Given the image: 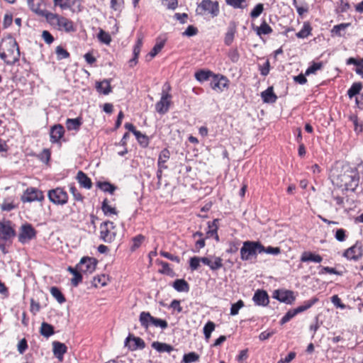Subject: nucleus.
Instances as JSON below:
<instances>
[{"instance_id":"obj_19","label":"nucleus","mask_w":363,"mask_h":363,"mask_svg":"<svg viewBox=\"0 0 363 363\" xmlns=\"http://www.w3.org/2000/svg\"><path fill=\"white\" fill-rule=\"evenodd\" d=\"M64 133V128L62 125H55L50 130V141L52 143L59 142L63 136Z\"/></svg>"},{"instance_id":"obj_5","label":"nucleus","mask_w":363,"mask_h":363,"mask_svg":"<svg viewBox=\"0 0 363 363\" xmlns=\"http://www.w3.org/2000/svg\"><path fill=\"white\" fill-rule=\"evenodd\" d=\"M264 245L259 242L245 241L240 248V258L243 261L256 257L258 253H262Z\"/></svg>"},{"instance_id":"obj_38","label":"nucleus","mask_w":363,"mask_h":363,"mask_svg":"<svg viewBox=\"0 0 363 363\" xmlns=\"http://www.w3.org/2000/svg\"><path fill=\"white\" fill-rule=\"evenodd\" d=\"M228 5L234 9H245L247 7V0H225Z\"/></svg>"},{"instance_id":"obj_24","label":"nucleus","mask_w":363,"mask_h":363,"mask_svg":"<svg viewBox=\"0 0 363 363\" xmlns=\"http://www.w3.org/2000/svg\"><path fill=\"white\" fill-rule=\"evenodd\" d=\"M261 97L264 103H274L277 96L273 91V87L269 86L265 91L261 93Z\"/></svg>"},{"instance_id":"obj_39","label":"nucleus","mask_w":363,"mask_h":363,"mask_svg":"<svg viewBox=\"0 0 363 363\" xmlns=\"http://www.w3.org/2000/svg\"><path fill=\"white\" fill-rule=\"evenodd\" d=\"M50 294L57 301L58 303H63L64 302H65L66 299L64 295L57 287H51Z\"/></svg>"},{"instance_id":"obj_14","label":"nucleus","mask_w":363,"mask_h":363,"mask_svg":"<svg viewBox=\"0 0 363 363\" xmlns=\"http://www.w3.org/2000/svg\"><path fill=\"white\" fill-rule=\"evenodd\" d=\"M363 245L361 242H357L353 246L348 248L344 256L349 259L357 260L362 256Z\"/></svg>"},{"instance_id":"obj_26","label":"nucleus","mask_w":363,"mask_h":363,"mask_svg":"<svg viewBox=\"0 0 363 363\" xmlns=\"http://www.w3.org/2000/svg\"><path fill=\"white\" fill-rule=\"evenodd\" d=\"M152 347L156 350L159 352H167L169 353L174 350V347L164 342H153L152 343Z\"/></svg>"},{"instance_id":"obj_64","label":"nucleus","mask_w":363,"mask_h":363,"mask_svg":"<svg viewBox=\"0 0 363 363\" xmlns=\"http://www.w3.org/2000/svg\"><path fill=\"white\" fill-rule=\"evenodd\" d=\"M28 348L27 341L25 338L19 341L18 344V351L20 354H23Z\"/></svg>"},{"instance_id":"obj_9","label":"nucleus","mask_w":363,"mask_h":363,"mask_svg":"<svg viewBox=\"0 0 363 363\" xmlns=\"http://www.w3.org/2000/svg\"><path fill=\"white\" fill-rule=\"evenodd\" d=\"M97 264V260L94 257H84L77 264V269L84 274L93 273Z\"/></svg>"},{"instance_id":"obj_25","label":"nucleus","mask_w":363,"mask_h":363,"mask_svg":"<svg viewBox=\"0 0 363 363\" xmlns=\"http://www.w3.org/2000/svg\"><path fill=\"white\" fill-rule=\"evenodd\" d=\"M82 124L81 118H67L65 123L68 130H78Z\"/></svg>"},{"instance_id":"obj_35","label":"nucleus","mask_w":363,"mask_h":363,"mask_svg":"<svg viewBox=\"0 0 363 363\" xmlns=\"http://www.w3.org/2000/svg\"><path fill=\"white\" fill-rule=\"evenodd\" d=\"M173 287L179 292H186L189 289L188 283L184 279L175 280L173 283Z\"/></svg>"},{"instance_id":"obj_13","label":"nucleus","mask_w":363,"mask_h":363,"mask_svg":"<svg viewBox=\"0 0 363 363\" xmlns=\"http://www.w3.org/2000/svg\"><path fill=\"white\" fill-rule=\"evenodd\" d=\"M44 196L43 192L38 189L30 187L28 188L21 196V201L25 202H32L35 201H41Z\"/></svg>"},{"instance_id":"obj_37","label":"nucleus","mask_w":363,"mask_h":363,"mask_svg":"<svg viewBox=\"0 0 363 363\" xmlns=\"http://www.w3.org/2000/svg\"><path fill=\"white\" fill-rule=\"evenodd\" d=\"M40 333L43 336L49 337L54 334V328L50 324L43 322L41 324Z\"/></svg>"},{"instance_id":"obj_58","label":"nucleus","mask_w":363,"mask_h":363,"mask_svg":"<svg viewBox=\"0 0 363 363\" xmlns=\"http://www.w3.org/2000/svg\"><path fill=\"white\" fill-rule=\"evenodd\" d=\"M160 255L171 260V261H173V262H176L177 263H179L180 262V259L179 257L177 256H175L168 252H165V251H160Z\"/></svg>"},{"instance_id":"obj_54","label":"nucleus","mask_w":363,"mask_h":363,"mask_svg":"<svg viewBox=\"0 0 363 363\" xmlns=\"http://www.w3.org/2000/svg\"><path fill=\"white\" fill-rule=\"evenodd\" d=\"M98 38L101 42L104 43L107 45L109 44L111 40L110 35L108 33L104 31L103 30H101L99 31L98 34Z\"/></svg>"},{"instance_id":"obj_50","label":"nucleus","mask_w":363,"mask_h":363,"mask_svg":"<svg viewBox=\"0 0 363 363\" xmlns=\"http://www.w3.org/2000/svg\"><path fill=\"white\" fill-rule=\"evenodd\" d=\"M323 62H313L312 65L306 69V75H309L311 74H315L316 71L320 69L323 67Z\"/></svg>"},{"instance_id":"obj_62","label":"nucleus","mask_w":363,"mask_h":363,"mask_svg":"<svg viewBox=\"0 0 363 363\" xmlns=\"http://www.w3.org/2000/svg\"><path fill=\"white\" fill-rule=\"evenodd\" d=\"M275 333L276 331L274 330L264 331L259 334V339L261 341L266 340L275 334Z\"/></svg>"},{"instance_id":"obj_11","label":"nucleus","mask_w":363,"mask_h":363,"mask_svg":"<svg viewBox=\"0 0 363 363\" xmlns=\"http://www.w3.org/2000/svg\"><path fill=\"white\" fill-rule=\"evenodd\" d=\"M172 96L163 89L160 100L155 104V110L160 114L166 113L169 108Z\"/></svg>"},{"instance_id":"obj_47","label":"nucleus","mask_w":363,"mask_h":363,"mask_svg":"<svg viewBox=\"0 0 363 363\" xmlns=\"http://www.w3.org/2000/svg\"><path fill=\"white\" fill-rule=\"evenodd\" d=\"M235 33V28L234 26L228 28V32L226 33L225 36V43L227 45H230L233 43Z\"/></svg>"},{"instance_id":"obj_56","label":"nucleus","mask_w":363,"mask_h":363,"mask_svg":"<svg viewBox=\"0 0 363 363\" xmlns=\"http://www.w3.org/2000/svg\"><path fill=\"white\" fill-rule=\"evenodd\" d=\"M262 252H265L267 254H271V255H277L280 254L281 249L278 247L269 246L267 247H265L264 246V250H263Z\"/></svg>"},{"instance_id":"obj_40","label":"nucleus","mask_w":363,"mask_h":363,"mask_svg":"<svg viewBox=\"0 0 363 363\" xmlns=\"http://www.w3.org/2000/svg\"><path fill=\"white\" fill-rule=\"evenodd\" d=\"M362 89L361 82L354 83L347 91L348 96L352 99L355 95L358 94Z\"/></svg>"},{"instance_id":"obj_6","label":"nucleus","mask_w":363,"mask_h":363,"mask_svg":"<svg viewBox=\"0 0 363 363\" xmlns=\"http://www.w3.org/2000/svg\"><path fill=\"white\" fill-rule=\"evenodd\" d=\"M318 301V299L317 298L314 297V298H311L310 300H308V301H305L303 305H301V306H298V307H297L296 308L289 310L282 317V318L281 319L280 323L281 325H284L286 323L289 322L291 318H293L298 313H302V312L308 310V308H310Z\"/></svg>"},{"instance_id":"obj_18","label":"nucleus","mask_w":363,"mask_h":363,"mask_svg":"<svg viewBox=\"0 0 363 363\" xmlns=\"http://www.w3.org/2000/svg\"><path fill=\"white\" fill-rule=\"evenodd\" d=\"M218 219L213 220L211 223H208V231L206 232V239L213 238L216 242L219 241V237L217 233L218 228Z\"/></svg>"},{"instance_id":"obj_57","label":"nucleus","mask_w":363,"mask_h":363,"mask_svg":"<svg viewBox=\"0 0 363 363\" xmlns=\"http://www.w3.org/2000/svg\"><path fill=\"white\" fill-rule=\"evenodd\" d=\"M228 56L233 63L237 62L240 59V55L237 49L230 50L228 52Z\"/></svg>"},{"instance_id":"obj_28","label":"nucleus","mask_w":363,"mask_h":363,"mask_svg":"<svg viewBox=\"0 0 363 363\" xmlns=\"http://www.w3.org/2000/svg\"><path fill=\"white\" fill-rule=\"evenodd\" d=\"M222 261L220 257H206V265H208L212 270H217L223 267Z\"/></svg>"},{"instance_id":"obj_45","label":"nucleus","mask_w":363,"mask_h":363,"mask_svg":"<svg viewBox=\"0 0 363 363\" xmlns=\"http://www.w3.org/2000/svg\"><path fill=\"white\" fill-rule=\"evenodd\" d=\"M272 32V28L265 22H262L259 27L257 28L258 35H267Z\"/></svg>"},{"instance_id":"obj_3","label":"nucleus","mask_w":363,"mask_h":363,"mask_svg":"<svg viewBox=\"0 0 363 363\" xmlns=\"http://www.w3.org/2000/svg\"><path fill=\"white\" fill-rule=\"evenodd\" d=\"M46 19L51 26L57 28L59 30H64L67 33L75 30L73 22L64 16L49 13L46 15Z\"/></svg>"},{"instance_id":"obj_2","label":"nucleus","mask_w":363,"mask_h":363,"mask_svg":"<svg viewBox=\"0 0 363 363\" xmlns=\"http://www.w3.org/2000/svg\"><path fill=\"white\" fill-rule=\"evenodd\" d=\"M340 186L345 190L354 191L359 185V174L356 168L347 167L338 177Z\"/></svg>"},{"instance_id":"obj_44","label":"nucleus","mask_w":363,"mask_h":363,"mask_svg":"<svg viewBox=\"0 0 363 363\" xmlns=\"http://www.w3.org/2000/svg\"><path fill=\"white\" fill-rule=\"evenodd\" d=\"M199 355L194 352H191L188 354H185L183 357V363H192L196 362L199 360Z\"/></svg>"},{"instance_id":"obj_61","label":"nucleus","mask_w":363,"mask_h":363,"mask_svg":"<svg viewBox=\"0 0 363 363\" xmlns=\"http://www.w3.org/2000/svg\"><path fill=\"white\" fill-rule=\"evenodd\" d=\"M214 329L215 324L213 322L208 321L207 323H206V340H208L210 338L211 334L214 330Z\"/></svg>"},{"instance_id":"obj_32","label":"nucleus","mask_w":363,"mask_h":363,"mask_svg":"<svg viewBox=\"0 0 363 363\" xmlns=\"http://www.w3.org/2000/svg\"><path fill=\"white\" fill-rule=\"evenodd\" d=\"M16 208L17 206L14 203V199L11 197L5 199L1 205L3 211H11Z\"/></svg>"},{"instance_id":"obj_49","label":"nucleus","mask_w":363,"mask_h":363,"mask_svg":"<svg viewBox=\"0 0 363 363\" xmlns=\"http://www.w3.org/2000/svg\"><path fill=\"white\" fill-rule=\"evenodd\" d=\"M145 240V237L142 235H138L132 239L133 245L130 247L132 251H135L138 249Z\"/></svg>"},{"instance_id":"obj_52","label":"nucleus","mask_w":363,"mask_h":363,"mask_svg":"<svg viewBox=\"0 0 363 363\" xmlns=\"http://www.w3.org/2000/svg\"><path fill=\"white\" fill-rule=\"evenodd\" d=\"M244 306V302L242 300H239L235 303L232 304L230 308V315H235L238 314L239 310Z\"/></svg>"},{"instance_id":"obj_29","label":"nucleus","mask_w":363,"mask_h":363,"mask_svg":"<svg viewBox=\"0 0 363 363\" xmlns=\"http://www.w3.org/2000/svg\"><path fill=\"white\" fill-rule=\"evenodd\" d=\"M206 11L211 14L212 17L217 16L219 13V6L217 1L206 0Z\"/></svg>"},{"instance_id":"obj_34","label":"nucleus","mask_w":363,"mask_h":363,"mask_svg":"<svg viewBox=\"0 0 363 363\" xmlns=\"http://www.w3.org/2000/svg\"><path fill=\"white\" fill-rule=\"evenodd\" d=\"M143 45V39L141 38H139L136 42V44L135 45L133 48V58L130 60V65L132 66L133 64L135 65L137 63V59L138 57V55L140 52L141 48Z\"/></svg>"},{"instance_id":"obj_21","label":"nucleus","mask_w":363,"mask_h":363,"mask_svg":"<svg viewBox=\"0 0 363 363\" xmlns=\"http://www.w3.org/2000/svg\"><path fill=\"white\" fill-rule=\"evenodd\" d=\"M95 87L99 93L104 95H108L112 91L111 79H104L101 82H97Z\"/></svg>"},{"instance_id":"obj_22","label":"nucleus","mask_w":363,"mask_h":363,"mask_svg":"<svg viewBox=\"0 0 363 363\" xmlns=\"http://www.w3.org/2000/svg\"><path fill=\"white\" fill-rule=\"evenodd\" d=\"M302 262H313L315 263H320L323 260V257L319 255L314 254L311 252H303L300 259Z\"/></svg>"},{"instance_id":"obj_36","label":"nucleus","mask_w":363,"mask_h":363,"mask_svg":"<svg viewBox=\"0 0 363 363\" xmlns=\"http://www.w3.org/2000/svg\"><path fill=\"white\" fill-rule=\"evenodd\" d=\"M350 26V23H343L338 25L335 26L331 32L332 33L339 36L342 37L345 35V30Z\"/></svg>"},{"instance_id":"obj_55","label":"nucleus","mask_w":363,"mask_h":363,"mask_svg":"<svg viewBox=\"0 0 363 363\" xmlns=\"http://www.w3.org/2000/svg\"><path fill=\"white\" fill-rule=\"evenodd\" d=\"M56 54L60 60L67 58L69 56V52L61 46L56 48Z\"/></svg>"},{"instance_id":"obj_60","label":"nucleus","mask_w":363,"mask_h":363,"mask_svg":"<svg viewBox=\"0 0 363 363\" xmlns=\"http://www.w3.org/2000/svg\"><path fill=\"white\" fill-rule=\"evenodd\" d=\"M162 4L169 9H175L178 6L177 0H162Z\"/></svg>"},{"instance_id":"obj_20","label":"nucleus","mask_w":363,"mask_h":363,"mask_svg":"<svg viewBox=\"0 0 363 363\" xmlns=\"http://www.w3.org/2000/svg\"><path fill=\"white\" fill-rule=\"evenodd\" d=\"M53 346V353L55 356L60 360L62 361L63 359V355L67 352V346L62 342L54 341L52 342Z\"/></svg>"},{"instance_id":"obj_30","label":"nucleus","mask_w":363,"mask_h":363,"mask_svg":"<svg viewBox=\"0 0 363 363\" xmlns=\"http://www.w3.org/2000/svg\"><path fill=\"white\" fill-rule=\"evenodd\" d=\"M152 318L149 312L143 311L140 314L139 320L141 325L147 329L150 325H152Z\"/></svg>"},{"instance_id":"obj_31","label":"nucleus","mask_w":363,"mask_h":363,"mask_svg":"<svg viewBox=\"0 0 363 363\" xmlns=\"http://www.w3.org/2000/svg\"><path fill=\"white\" fill-rule=\"evenodd\" d=\"M101 209L106 216H110L112 215H117L118 211L116 208L113 206H111L108 203V201L107 199H105L102 202Z\"/></svg>"},{"instance_id":"obj_43","label":"nucleus","mask_w":363,"mask_h":363,"mask_svg":"<svg viewBox=\"0 0 363 363\" xmlns=\"http://www.w3.org/2000/svg\"><path fill=\"white\" fill-rule=\"evenodd\" d=\"M204 263V257H193L189 259V267L191 270L194 271L199 269L200 263Z\"/></svg>"},{"instance_id":"obj_17","label":"nucleus","mask_w":363,"mask_h":363,"mask_svg":"<svg viewBox=\"0 0 363 363\" xmlns=\"http://www.w3.org/2000/svg\"><path fill=\"white\" fill-rule=\"evenodd\" d=\"M256 305L266 306L269 303V296L264 290H257L252 298Z\"/></svg>"},{"instance_id":"obj_63","label":"nucleus","mask_w":363,"mask_h":363,"mask_svg":"<svg viewBox=\"0 0 363 363\" xmlns=\"http://www.w3.org/2000/svg\"><path fill=\"white\" fill-rule=\"evenodd\" d=\"M69 191L73 195L75 200L80 201L83 200V196L81 195V194L78 191V190L74 186L71 185L69 187Z\"/></svg>"},{"instance_id":"obj_46","label":"nucleus","mask_w":363,"mask_h":363,"mask_svg":"<svg viewBox=\"0 0 363 363\" xmlns=\"http://www.w3.org/2000/svg\"><path fill=\"white\" fill-rule=\"evenodd\" d=\"M108 279L107 277L104 274L99 275L97 277H94L93 279V285L95 287H98L99 286H104L106 284Z\"/></svg>"},{"instance_id":"obj_42","label":"nucleus","mask_w":363,"mask_h":363,"mask_svg":"<svg viewBox=\"0 0 363 363\" xmlns=\"http://www.w3.org/2000/svg\"><path fill=\"white\" fill-rule=\"evenodd\" d=\"M164 45V41H160L159 43H157L155 46L152 48L151 51L149 52V54L147 55V58L149 57L150 59H147L148 60H151L154 57H155L163 48Z\"/></svg>"},{"instance_id":"obj_53","label":"nucleus","mask_w":363,"mask_h":363,"mask_svg":"<svg viewBox=\"0 0 363 363\" xmlns=\"http://www.w3.org/2000/svg\"><path fill=\"white\" fill-rule=\"evenodd\" d=\"M152 325L155 327L160 328L163 330L166 329L168 326L167 322L165 320L157 318L155 317L152 318Z\"/></svg>"},{"instance_id":"obj_8","label":"nucleus","mask_w":363,"mask_h":363,"mask_svg":"<svg viewBox=\"0 0 363 363\" xmlns=\"http://www.w3.org/2000/svg\"><path fill=\"white\" fill-rule=\"evenodd\" d=\"M49 200L57 205H64L67 203V193L60 187L51 189L48 193Z\"/></svg>"},{"instance_id":"obj_4","label":"nucleus","mask_w":363,"mask_h":363,"mask_svg":"<svg viewBox=\"0 0 363 363\" xmlns=\"http://www.w3.org/2000/svg\"><path fill=\"white\" fill-rule=\"evenodd\" d=\"M206 81H209L210 87L216 92L220 93L229 86V80L222 74H215L210 70H206Z\"/></svg>"},{"instance_id":"obj_7","label":"nucleus","mask_w":363,"mask_h":363,"mask_svg":"<svg viewBox=\"0 0 363 363\" xmlns=\"http://www.w3.org/2000/svg\"><path fill=\"white\" fill-rule=\"evenodd\" d=\"M116 235L114 223L107 220L100 225V238L105 242H112Z\"/></svg>"},{"instance_id":"obj_23","label":"nucleus","mask_w":363,"mask_h":363,"mask_svg":"<svg viewBox=\"0 0 363 363\" xmlns=\"http://www.w3.org/2000/svg\"><path fill=\"white\" fill-rule=\"evenodd\" d=\"M77 179L82 187L86 189H90L91 188L92 182L90 178H89L82 171L78 172L77 174Z\"/></svg>"},{"instance_id":"obj_51","label":"nucleus","mask_w":363,"mask_h":363,"mask_svg":"<svg viewBox=\"0 0 363 363\" xmlns=\"http://www.w3.org/2000/svg\"><path fill=\"white\" fill-rule=\"evenodd\" d=\"M264 11V5L262 4H257L250 12V17L252 18H257L259 17Z\"/></svg>"},{"instance_id":"obj_15","label":"nucleus","mask_w":363,"mask_h":363,"mask_svg":"<svg viewBox=\"0 0 363 363\" xmlns=\"http://www.w3.org/2000/svg\"><path fill=\"white\" fill-rule=\"evenodd\" d=\"M273 298L287 304H291L295 300L294 292L289 290H276L274 291Z\"/></svg>"},{"instance_id":"obj_27","label":"nucleus","mask_w":363,"mask_h":363,"mask_svg":"<svg viewBox=\"0 0 363 363\" xmlns=\"http://www.w3.org/2000/svg\"><path fill=\"white\" fill-rule=\"evenodd\" d=\"M170 157L169 151L167 149L162 150L158 157L157 165L160 169H167L164 164L168 161Z\"/></svg>"},{"instance_id":"obj_10","label":"nucleus","mask_w":363,"mask_h":363,"mask_svg":"<svg viewBox=\"0 0 363 363\" xmlns=\"http://www.w3.org/2000/svg\"><path fill=\"white\" fill-rule=\"evenodd\" d=\"M16 235L11 222L0 221V240L10 241Z\"/></svg>"},{"instance_id":"obj_41","label":"nucleus","mask_w":363,"mask_h":363,"mask_svg":"<svg viewBox=\"0 0 363 363\" xmlns=\"http://www.w3.org/2000/svg\"><path fill=\"white\" fill-rule=\"evenodd\" d=\"M97 186L101 189L104 192H108L111 194H113L114 191L116 190V187L110 184L109 182H98L97 183Z\"/></svg>"},{"instance_id":"obj_59","label":"nucleus","mask_w":363,"mask_h":363,"mask_svg":"<svg viewBox=\"0 0 363 363\" xmlns=\"http://www.w3.org/2000/svg\"><path fill=\"white\" fill-rule=\"evenodd\" d=\"M81 272L77 271L73 274V278L71 279V283L74 286H77L78 284L82 281V276Z\"/></svg>"},{"instance_id":"obj_48","label":"nucleus","mask_w":363,"mask_h":363,"mask_svg":"<svg viewBox=\"0 0 363 363\" xmlns=\"http://www.w3.org/2000/svg\"><path fill=\"white\" fill-rule=\"evenodd\" d=\"M134 135L135 136L138 143L140 145H142L143 146L146 147L148 145V143H149L148 138L145 135H144L141 132H140L139 130L134 133Z\"/></svg>"},{"instance_id":"obj_33","label":"nucleus","mask_w":363,"mask_h":363,"mask_svg":"<svg viewBox=\"0 0 363 363\" xmlns=\"http://www.w3.org/2000/svg\"><path fill=\"white\" fill-rule=\"evenodd\" d=\"M312 28L308 22H304L302 28L296 35L298 38H306L311 34Z\"/></svg>"},{"instance_id":"obj_16","label":"nucleus","mask_w":363,"mask_h":363,"mask_svg":"<svg viewBox=\"0 0 363 363\" xmlns=\"http://www.w3.org/2000/svg\"><path fill=\"white\" fill-rule=\"evenodd\" d=\"M125 345L128 347L129 349L132 351L136 350L138 349H143L145 347V343L144 340L138 337H133L131 338L130 335H129L125 341Z\"/></svg>"},{"instance_id":"obj_12","label":"nucleus","mask_w":363,"mask_h":363,"mask_svg":"<svg viewBox=\"0 0 363 363\" xmlns=\"http://www.w3.org/2000/svg\"><path fill=\"white\" fill-rule=\"evenodd\" d=\"M36 235V230L30 224L23 225L21 228V232L18 235V240L21 243H25L33 239Z\"/></svg>"},{"instance_id":"obj_1","label":"nucleus","mask_w":363,"mask_h":363,"mask_svg":"<svg viewBox=\"0 0 363 363\" xmlns=\"http://www.w3.org/2000/svg\"><path fill=\"white\" fill-rule=\"evenodd\" d=\"M0 58L7 65H13L19 60L18 45L11 35L3 38L0 42Z\"/></svg>"}]
</instances>
